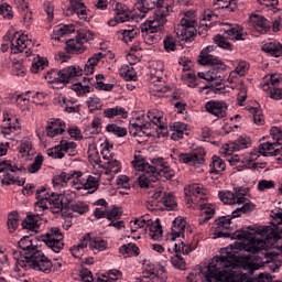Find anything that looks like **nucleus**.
<instances>
[{"label":"nucleus","instance_id":"f257e3e1","mask_svg":"<svg viewBox=\"0 0 282 282\" xmlns=\"http://www.w3.org/2000/svg\"><path fill=\"white\" fill-rule=\"evenodd\" d=\"M271 226L257 230L252 227H243L232 231V219L237 217L223 216L214 221V239H237L245 243L243 250L257 254L259 250H265L282 239V210H271Z\"/></svg>","mask_w":282,"mask_h":282},{"label":"nucleus","instance_id":"f03ea898","mask_svg":"<svg viewBox=\"0 0 282 282\" xmlns=\"http://www.w3.org/2000/svg\"><path fill=\"white\" fill-rule=\"evenodd\" d=\"M19 251H13V259L15 260V271L21 272L22 270H36L44 274L52 272V260L43 253L37 246L32 243L30 236H24L19 242Z\"/></svg>","mask_w":282,"mask_h":282},{"label":"nucleus","instance_id":"7ed1b4c3","mask_svg":"<svg viewBox=\"0 0 282 282\" xmlns=\"http://www.w3.org/2000/svg\"><path fill=\"white\" fill-rule=\"evenodd\" d=\"M223 254L216 257L207 265L205 279L207 282H239V275L235 272V268L239 263V251L232 247L223 249Z\"/></svg>","mask_w":282,"mask_h":282},{"label":"nucleus","instance_id":"20e7f679","mask_svg":"<svg viewBox=\"0 0 282 282\" xmlns=\"http://www.w3.org/2000/svg\"><path fill=\"white\" fill-rule=\"evenodd\" d=\"M36 214L28 215L22 221V228L24 230H30L31 232H36V230H39V226H41V215H43V210H47V204H50L53 213H61L63 210V202L61 200L58 194H50L45 187L36 189Z\"/></svg>","mask_w":282,"mask_h":282},{"label":"nucleus","instance_id":"39448f33","mask_svg":"<svg viewBox=\"0 0 282 282\" xmlns=\"http://www.w3.org/2000/svg\"><path fill=\"white\" fill-rule=\"evenodd\" d=\"M152 3H156V10L154 14L141 25V32L148 43H158L155 34L162 32L164 25H166L169 21L166 17L173 12V0H156L152 1Z\"/></svg>","mask_w":282,"mask_h":282},{"label":"nucleus","instance_id":"423d86ee","mask_svg":"<svg viewBox=\"0 0 282 282\" xmlns=\"http://www.w3.org/2000/svg\"><path fill=\"white\" fill-rule=\"evenodd\" d=\"M210 50H213V46H207L206 50L200 52L198 63L199 65H209V69L206 73L199 72L197 76L208 83L216 80V85L219 86L226 80L228 66L219 57L209 54Z\"/></svg>","mask_w":282,"mask_h":282},{"label":"nucleus","instance_id":"0eeeda50","mask_svg":"<svg viewBox=\"0 0 282 282\" xmlns=\"http://www.w3.org/2000/svg\"><path fill=\"white\" fill-rule=\"evenodd\" d=\"M220 202L223 204L235 205L238 204V207L232 212V217H241L246 213H252L257 206L246 198V193L241 189H235V193L230 191H224L218 193Z\"/></svg>","mask_w":282,"mask_h":282},{"label":"nucleus","instance_id":"6e6552de","mask_svg":"<svg viewBox=\"0 0 282 282\" xmlns=\"http://www.w3.org/2000/svg\"><path fill=\"white\" fill-rule=\"evenodd\" d=\"M83 74L80 66H68L61 70L51 69L45 73L44 78L51 85H58L65 83L66 85L72 80Z\"/></svg>","mask_w":282,"mask_h":282},{"label":"nucleus","instance_id":"1a4fd4ad","mask_svg":"<svg viewBox=\"0 0 282 282\" xmlns=\"http://www.w3.org/2000/svg\"><path fill=\"white\" fill-rule=\"evenodd\" d=\"M88 41H94V33L87 29L77 30L76 39L66 42V50L69 54H83L85 43H88Z\"/></svg>","mask_w":282,"mask_h":282},{"label":"nucleus","instance_id":"9d476101","mask_svg":"<svg viewBox=\"0 0 282 282\" xmlns=\"http://www.w3.org/2000/svg\"><path fill=\"white\" fill-rule=\"evenodd\" d=\"M64 238L65 237L58 227H52L43 236L42 241H44L47 248L53 250V252L58 253L65 247V243L63 242Z\"/></svg>","mask_w":282,"mask_h":282},{"label":"nucleus","instance_id":"9b49d317","mask_svg":"<svg viewBox=\"0 0 282 282\" xmlns=\"http://www.w3.org/2000/svg\"><path fill=\"white\" fill-rule=\"evenodd\" d=\"M178 162L187 164V166H202L206 163V150L199 148L189 153H180Z\"/></svg>","mask_w":282,"mask_h":282},{"label":"nucleus","instance_id":"f8f14e48","mask_svg":"<svg viewBox=\"0 0 282 282\" xmlns=\"http://www.w3.org/2000/svg\"><path fill=\"white\" fill-rule=\"evenodd\" d=\"M259 153L268 158L274 156L278 164H282V142L281 140H274V142H264L259 145Z\"/></svg>","mask_w":282,"mask_h":282},{"label":"nucleus","instance_id":"ddd939ff","mask_svg":"<svg viewBox=\"0 0 282 282\" xmlns=\"http://www.w3.org/2000/svg\"><path fill=\"white\" fill-rule=\"evenodd\" d=\"M74 149H76V142L62 140L58 145L47 149L46 153L48 158H53V160H63V158H65V153L72 155V153H74Z\"/></svg>","mask_w":282,"mask_h":282},{"label":"nucleus","instance_id":"4468645a","mask_svg":"<svg viewBox=\"0 0 282 282\" xmlns=\"http://www.w3.org/2000/svg\"><path fill=\"white\" fill-rule=\"evenodd\" d=\"M205 111L214 118H226L228 116V104L224 100H209L205 104Z\"/></svg>","mask_w":282,"mask_h":282},{"label":"nucleus","instance_id":"2eb2a0df","mask_svg":"<svg viewBox=\"0 0 282 282\" xmlns=\"http://www.w3.org/2000/svg\"><path fill=\"white\" fill-rule=\"evenodd\" d=\"M185 198L187 204H199L200 202H206V193L204 187L199 184H192L185 187Z\"/></svg>","mask_w":282,"mask_h":282},{"label":"nucleus","instance_id":"dca6fc26","mask_svg":"<svg viewBox=\"0 0 282 282\" xmlns=\"http://www.w3.org/2000/svg\"><path fill=\"white\" fill-rule=\"evenodd\" d=\"M17 171H21L19 166L12 165V161H1L0 162V173H2V184L6 186H10L12 184H17V178H14V174Z\"/></svg>","mask_w":282,"mask_h":282},{"label":"nucleus","instance_id":"f3484780","mask_svg":"<svg viewBox=\"0 0 282 282\" xmlns=\"http://www.w3.org/2000/svg\"><path fill=\"white\" fill-rule=\"evenodd\" d=\"M131 164L133 169L142 172V174L139 175L140 188H147V180H143V177H147V173H149V171H153V167H151V164L145 163L142 155H134V160L131 162Z\"/></svg>","mask_w":282,"mask_h":282},{"label":"nucleus","instance_id":"a211bd4d","mask_svg":"<svg viewBox=\"0 0 282 282\" xmlns=\"http://www.w3.org/2000/svg\"><path fill=\"white\" fill-rule=\"evenodd\" d=\"M249 23L256 32H259V34H267V32H270V29L272 28V23L261 14L251 15L249 18Z\"/></svg>","mask_w":282,"mask_h":282},{"label":"nucleus","instance_id":"6ab92c4d","mask_svg":"<svg viewBox=\"0 0 282 282\" xmlns=\"http://www.w3.org/2000/svg\"><path fill=\"white\" fill-rule=\"evenodd\" d=\"M115 10V20H110L108 22V25L111 28L116 26L117 23H127V21H130L131 19V11H129V8L122 3H116Z\"/></svg>","mask_w":282,"mask_h":282},{"label":"nucleus","instance_id":"aec40b11","mask_svg":"<svg viewBox=\"0 0 282 282\" xmlns=\"http://www.w3.org/2000/svg\"><path fill=\"white\" fill-rule=\"evenodd\" d=\"M175 176V172L169 164H166L163 169L160 170V172H151L147 173L143 180H147V188H149L151 182H158L160 177H164L165 180H173Z\"/></svg>","mask_w":282,"mask_h":282},{"label":"nucleus","instance_id":"412c9836","mask_svg":"<svg viewBox=\"0 0 282 282\" xmlns=\"http://www.w3.org/2000/svg\"><path fill=\"white\" fill-rule=\"evenodd\" d=\"M149 129H151V123H143L140 118H137L135 122L130 123L129 132L130 135L149 138Z\"/></svg>","mask_w":282,"mask_h":282},{"label":"nucleus","instance_id":"4be33fe9","mask_svg":"<svg viewBox=\"0 0 282 282\" xmlns=\"http://www.w3.org/2000/svg\"><path fill=\"white\" fill-rule=\"evenodd\" d=\"M257 158H259L257 154L251 153L247 159L241 160V156L235 154L228 159V162L231 166H239V164H243L246 169H257V163H254Z\"/></svg>","mask_w":282,"mask_h":282},{"label":"nucleus","instance_id":"5701e85b","mask_svg":"<svg viewBox=\"0 0 282 282\" xmlns=\"http://www.w3.org/2000/svg\"><path fill=\"white\" fill-rule=\"evenodd\" d=\"M250 147V138L240 137L231 144H227L223 148L225 155H232V151H241V149H248Z\"/></svg>","mask_w":282,"mask_h":282},{"label":"nucleus","instance_id":"b1692460","mask_svg":"<svg viewBox=\"0 0 282 282\" xmlns=\"http://www.w3.org/2000/svg\"><path fill=\"white\" fill-rule=\"evenodd\" d=\"M3 122H2V133L4 135H10V133H14L15 131H19L21 129V126L19 124V121H17V118L11 117L8 112L3 113Z\"/></svg>","mask_w":282,"mask_h":282},{"label":"nucleus","instance_id":"393cba45","mask_svg":"<svg viewBox=\"0 0 282 282\" xmlns=\"http://www.w3.org/2000/svg\"><path fill=\"white\" fill-rule=\"evenodd\" d=\"M4 39H9L12 54H21V52L28 47V40H25V35H19V37L13 39L10 35H6Z\"/></svg>","mask_w":282,"mask_h":282},{"label":"nucleus","instance_id":"a878e982","mask_svg":"<svg viewBox=\"0 0 282 282\" xmlns=\"http://www.w3.org/2000/svg\"><path fill=\"white\" fill-rule=\"evenodd\" d=\"M65 129H67L65 121H62L61 119H54L46 127V135H48V138H56V135H61Z\"/></svg>","mask_w":282,"mask_h":282},{"label":"nucleus","instance_id":"bb28decb","mask_svg":"<svg viewBox=\"0 0 282 282\" xmlns=\"http://www.w3.org/2000/svg\"><path fill=\"white\" fill-rule=\"evenodd\" d=\"M225 34L229 36L231 41H246V33H243V28L239 25H230V24H225L224 28Z\"/></svg>","mask_w":282,"mask_h":282},{"label":"nucleus","instance_id":"cd10ccee","mask_svg":"<svg viewBox=\"0 0 282 282\" xmlns=\"http://www.w3.org/2000/svg\"><path fill=\"white\" fill-rule=\"evenodd\" d=\"M21 158L25 160H32V155H34L35 151L32 145V140L30 138H23L18 148Z\"/></svg>","mask_w":282,"mask_h":282},{"label":"nucleus","instance_id":"c85d7f7f","mask_svg":"<svg viewBox=\"0 0 282 282\" xmlns=\"http://www.w3.org/2000/svg\"><path fill=\"white\" fill-rule=\"evenodd\" d=\"M184 230H186V219L182 217L175 218L171 229L172 241H175L177 237H184Z\"/></svg>","mask_w":282,"mask_h":282},{"label":"nucleus","instance_id":"c756f323","mask_svg":"<svg viewBox=\"0 0 282 282\" xmlns=\"http://www.w3.org/2000/svg\"><path fill=\"white\" fill-rule=\"evenodd\" d=\"M72 14H76L80 21H87V7L80 0H70Z\"/></svg>","mask_w":282,"mask_h":282},{"label":"nucleus","instance_id":"7c9ffc66","mask_svg":"<svg viewBox=\"0 0 282 282\" xmlns=\"http://www.w3.org/2000/svg\"><path fill=\"white\" fill-rule=\"evenodd\" d=\"M89 234H86L83 236L80 242L77 246L70 248V252L75 259L83 258V254H85V250H87V246H89Z\"/></svg>","mask_w":282,"mask_h":282},{"label":"nucleus","instance_id":"2f4dec72","mask_svg":"<svg viewBox=\"0 0 282 282\" xmlns=\"http://www.w3.org/2000/svg\"><path fill=\"white\" fill-rule=\"evenodd\" d=\"M83 177V172L80 171H70L69 173L62 172L53 178L54 186H63V184H67L72 177Z\"/></svg>","mask_w":282,"mask_h":282},{"label":"nucleus","instance_id":"473e14b6","mask_svg":"<svg viewBox=\"0 0 282 282\" xmlns=\"http://www.w3.org/2000/svg\"><path fill=\"white\" fill-rule=\"evenodd\" d=\"M54 104L58 105L59 107H63L66 113H78V111H80L79 106H74V101L67 100V98L65 97H56L54 99Z\"/></svg>","mask_w":282,"mask_h":282},{"label":"nucleus","instance_id":"72a5a7b5","mask_svg":"<svg viewBox=\"0 0 282 282\" xmlns=\"http://www.w3.org/2000/svg\"><path fill=\"white\" fill-rule=\"evenodd\" d=\"M262 51L270 56H274V58H279L282 55V45L276 41L267 42L262 46Z\"/></svg>","mask_w":282,"mask_h":282},{"label":"nucleus","instance_id":"f704fd0d","mask_svg":"<svg viewBox=\"0 0 282 282\" xmlns=\"http://www.w3.org/2000/svg\"><path fill=\"white\" fill-rule=\"evenodd\" d=\"M153 1L158 0H150V2L149 0H138L137 3H134V8L138 10V12H140L141 19H144L147 12L158 7V3H153Z\"/></svg>","mask_w":282,"mask_h":282},{"label":"nucleus","instance_id":"c9c22d12","mask_svg":"<svg viewBox=\"0 0 282 282\" xmlns=\"http://www.w3.org/2000/svg\"><path fill=\"white\" fill-rule=\"evenodd\" d=\"M104 57L105 54L95 53L91 57L88 58L84 68V73L86 74V76H89V74H94L95 67L98 65V63H100V59H102Z\"/></svg>","mask_w":282,"mask_h":282},{"label":"nucleus","instance_id":"e433bc0d","mask_svg":"<svg viewBox=\"0 0 282 282\" xmlns=\"http://www.w3.org/2000/svg\"><path fill=\"white\" fill-rule=\"evenodd\" d=\"M209 173L219 175V173H223V171H226V163L221 158L214 155L212 158V163L209 164Z\"/></svg>","mask_w":282,"mask_h":282},{"label":"nucleus","instance_id":"4c0bfd02","mask_svg":"<svg viewBox=\"0 0 282 282\" xmlns=\"http://www.w3.org/2000/svg\"><path fill=\"white\" fill-rule=\"evenodd\" d=\"M149 236L153 241H160L162 239V235L164 231H162V225L160 224V219H156L154 223H151L149 225Z\"/></svg>","mask_w":282,"mask_h":282},{"label":"nucleus","instance_id":"58836bf2","mask_svg":"<svg viewBox=\"0 0 282 282\" xmlns=\"http://www.w3.org/2000/svg\"><path fill=\"white\" fill-rule=\"evenodd\" d=\"M119 252L123 257H138V254H140V249L138 248V246H135V243L130 242L127 245H122L119 248Z\"/></svg>","mask_w":282,"mask_h":282},{"label":"nucleus","instance_id":"ea45409f","mask_svg":"<svg viewBox=\"0 0 282 282\" xmlns=\"http://www.w3.org/2000/svg\"><path fill=\"white\" fill-rule=\"evenodd\" d=\"M89 249L94 251L97 250V252H102V250H107V241H105L102 238H91V234H89Z\"/></svg>","mask_w":282,"mask_h":282},{"label":"nucleus","instance_id":"a19ab883","mask_svg":"<svg viewBox=\"0 0 282 282\" xmlns=\"http://www.w3.org/2000/svg\"><path fill=\"white\" fill-rule=\"evenodd\" d=\"M105 118H116V116H121V118H127L129 112L120 106H116L115 108H107L104 110Z\"/></svg>","mask_w":282,"mask_h":282},{"label":"nucleus","instance_id":"79ce46f5","mask_svg":"<svg viewBox=\"0 0 282 282\" xmlns=\"http://www.w3.org/2000/svg\"><path fill=\"white\" fill-rule=\"evenodd\" d=\"M120 32L123 36L124 43H131V41L135 39L137 34H140V29L135 25H130L127 29L121 30Z\"/></svg>","mask_w":282,"mask_h":282},{"label":"nucleus","instance_id":"37998d69","mask_svg":"<svg viewBox=\"0 0 282 282\" xmlns=\"http://www.w3.org/2000/svg\"><path fill=\"white\" fill-rule=\"evenodd\" d=\"M100 118L95 117L91 121V126L87 127L84 131L87 138H91V135H96L100 133Z\"/></svg>","mask_w":282,"mask_h":282},{"label":"nucleus","instance_id":"c03bdc74","mask_svg":"<svg viewBox=\"0 0 282 282\" xmlns=\"http://www.w3.org/2000/svg\"><path fill=\"white\" fill-rule=\"evenodd\" d=\"M98 186H100V183L96 176L93 175H89L86 182L83 183V188L88 191V193H96L98 191Z\"/></svg>","mask_w":282,"mask_h":282},{"label":"nucleus","instance_id":"a18cd8bd","mask_svg":"<svg viewBox=\"0 0 282 282\" xmlns=\"http://www.w3.org/2000/svg\"><path fill=\"white\" fill-rule=\"evenodd\" d=\"M148 118L153 124L159 127V129H161L162 131L166 129L164 128V123H162V112L158 110H150L148 111Z\"/></svg>","mask_w":282,"mask_h":282},{"label":"nucleus","instance_id":"49530a36","mask_svg":"<svg viewBox=\"0 0 282 282\" xmlns=\"http://www.w3.org/2000/svg\"><path fill=\"white\" fill-rule=\"evenodd\" d=\"M248 111L253 117L254 124H258V127L265 124V119L263 118V112L261 111V109L250 107Z\"/></svg>","mask_w":282,"mask_h":282},{"label":"nucleus","instance_id":"de8ad7c7","mask_svg":"<svg viewBox=\"0 0 282 282\" xmlns=\"http://www.w3.org/2000/svg\"><path fill=\"white\" fill-rule=\"evenodd\" d=\"M47 65V59L45 57L37 56L33 59L31 72L33 74H39V72L45 69Z\"/></svg>","mask_w":282,"mask_h":282},{"label":"nucleus","instance_id":"09e8293b","mask_svg":"<svg viewBox=\"0 0 282 282\" xmlns=\"http://www.w3.org/2000/svg\"><path fill=\"white\" fill-rule=\"evenodd\" d=\"M7 226L10 232H14L19 228V213L12 212L8 215Z\"/></svg>","mask_w":282,"mask_h":282},{"label":"nucleus","instance_id":"8fccbe9b","mask_svg":"<svg viewBox=\"0 0 282 282\" xmlns=\"http://www.w3.org/2000/svg\"><path fill=\"white\" fill-rule=\"evenodd\" d=\"M282 84L281 76L279 74H271L270 79L265 82V84L262 86V89L264 91H268V89L272 87H279Z\"/></svg>","mask_w":282,"mask_h":282},{"label":"nucleus","instance_id":"3c124183","mask_svg":"<svg viewBox=\"0 0 282 282\" xmlns=\"http://www.w3.org/2000/svg\"><path fill=\"white\" fill-rule=\"evenodd\" d=\"M161 204L166 207L167 210H174L177 207V203L175 202V196L171 193H166L161 200Z\"/></svg>","mask_w":282,"mask_h":282},{"label":"nucleus","instance_id":"603ef678","mask_svg":"<svg viewBox=\"0 0 282 282\" xmlns=\"http://www.w3.org/2000/svg\"><path fill=\"white\" fill-rule=\"evenodd\" d=\"M43 154H37L33 161V163H31L28 166V173H39V171H41L42 166H43Z\"/></svg>","mask_w":282,"mask_h":282},{"label":"nucleus","instance_id":"864d4df0","mask_svg":"<svg viewBox=\"0 0 282 282\" xmlns=\"http://www.w3.org/2000/svg\"><path fill=\"white\" fill-rule=\"evenodd\" d=\"M106 131H108V133H113V135H118V138H124V135H127V129L119 127L116 123L108 124Z\"/></svg>","mask_w":282,"mask_h":282},{"label":"nucleus","instance_id":"5fc2aeb1","mask_svg":"<svg viewBox=\"0 0 282 282\" xmlns=\"http://www.w3.org/2000/svg\"><path fill=\"white\" fill-rule=\"evenodd\" d=\"M151 164H150V167L153 170H150V171L148 170V173H150V174L151 173H160L161 169H164L165 165L169 163L165 162L164 159L158 158V159H152Z\"/></svg>","mask_w":282,"mask_h":282},{"label":"nucleus","instance_id":"6e6d98bb","mask_svg":"<svg viewBox=\"0 0 282 282\" xmlns=\"http://www.w3.org/2000/svg\"><path fill=\"white\" fill-rule=\"evenodd\" d=\"M86 104L89 111H98V109H102V104L100 102V98H98V96L89 97Z\"/></svg>","mask_w":282,"mask_h":282},{"label":"nucleus","instance_id":"4d7b16f0","mask_svg":"<svg viewBox=\"0 0 282 282\" xmlns=\"http://www.w3.org/2000/svg\"><path fill=\"white\" fill-rule=\"evenodd\" d=\"M181 39L186 43H191L192 41H195V26L188 28V29H182Z\"/></svg>","mask_w":282,"mask_h":282},{"label":"nucleus","instance_id":"13d9d810","mask_svg":"<svg viewBox=\"0 0 282 282\" xmlns=\"http://www.w3.org/2000/svg\"><path fill=\"white\" fill-rule=\"evenodd\" d=\"M69 208L73 210V213H78V215H85V213H89V205L85 203L70 204Z\"/></svg>","mask_w":282,"mask_h":282},{"label":"nucleus","instance_id":"bf43d9fd","mask_svg":"<svg viewBox=\"0 0 282 282\" xmlns=\"http://www.w3.org/2000/svg\"><path fill=\"white\" fill-rule=\"evenodd\" d=\"M214 43H216V45H218V47H221L223 50H232V44H230V42L226 41V37H224L221 34H217L214 37Z\"/></svg>","mask_w":282,"mask_h":282},{"label":"nucleus","instance_id":"052dcab7","mask_svg":"<svg viewBox=\"0 0 282 282\" xmlns=\"http://www.w3.org/2000/svg\"><path fill=\"white\" fill-rule=\"evenodd\" d=\"M165 52H175L177 45L175 44V37L173 35H166L163 40Z\"/></svg>","mask_w":282,"mask_h":282},{"label":"nucleus","instance_id":"680f3d73","mask_svg":"<svg viewBox=\"0 0 282 282\" xmlns=\"http://www.w3.org/2000/svg\"><path fill=\"white\" fill-rule=\"evenodd\" d=\"M120 217H122V210L120 208L113 207L112 209L107 210L106 219H108V221H118Z\"/></svg>","mask_w":282,"mask_h":282},{"label":"nucleus","instance_id":"e2e57ef3","mask_svg":"<svg viewBox=\"0 0 282 282\" xmlns=\"http://www.w3.org/2000/svg\"><path fill=\"white\" fill-rule=\"evenodd\" d=\"M171 263L173 268H177V270H185L186 269V262L184 261V258L180 254H175L171 258Z\"/></svg>","mask_w":282,"mask_h":282},{"label":"nucleus","instance_id":"0e129e2a","mask_svg":"<svg viewBox=\"0 0 282 282\" xmlns=\"http://www.w3.org/2000/svg\"><path fill=\"white\" fill-rule=\"evenodd\" d=\"M17 105L20 107L21 111H28V109H30V98L19 95L17 97Z\"/></svg>","mask_w":282,"mask_h":282},{"label":"nucleus","instance_id":"69168bd1","mask_svg":"<svg viewBox=\"0 0 282 282\" xmlns=\"http://www.w3.org/2000/svg\"><path fill=\"white\" fill-rule=\"evenodd\" d=\"M195 18H191V15H188V12L185 13V17L181 19V25L183 30L188 28H195Z\"/></svg>","mask_w":282,"mask_h":282},{"label":"nucleus","instance_id":"338daca9","mask_svg":"<svg viewBox=\"0 0 282 282\" xmlns=\"http://www.w3.org/2000/svg\"><path fill=\"white\" fill-rule=\"evenodd\" d=\"M270 188H274V181L261 180L258 182V191H260V193L270 191Z\"/></svg>","mask_w":282,"mask_h":282},{"label":"nucleus","instance_id":"774afa93","mask_svg":"<svg viewBox=\"0 0 282 282\" xmlns=\"http://www.w3.org/2000/svg\"><path fill=\"white\" fill-rule=\"evenodd\" d=\"M0 14L3 17V19H12V7L7 3L1 4Z\"/></svg>","mask_w":282,"mask_h":282}]
</instances>
